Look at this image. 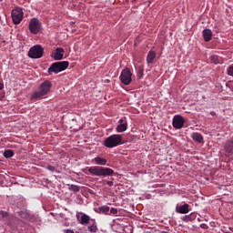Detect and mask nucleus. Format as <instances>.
<instances>
[{"label": "nucleus", "mask_w": 233, "mask_h": 233, "mask_svg": "<svg viewBox=\"0 0 233 233\" xmlns=\"http://www.w3.org/2000/svg\"><path fill=\"white\" fill-rule=\"evenodd\" d=\"M196 219V215L194 213H190L189 215H186L182 218V221L188 223V221H194Z\"/></svg>", "instance_id": "f3484780"}, {"label": "nucleus", "mask_w": 233, "mask_h": 233, "mask_svg": "<svg viewBox=\"0 0 233 233\" xmlns=\"http://www.w3.org/2000/svg\"><path fill=\"white\" fill-rule=\"evenodd\" d=\"M5 157L10 158L14 157V151L7 149L4 152Z\"/></svg>", "instance_id": "4be33fe9"}, {"label": "nucleus", "mask_w": 233, "mask_h": 233, "mask_svg": "<svg viewBox=\"0 0 233 233\" xmlns=\"http://www.w3.org/2000/svg\"><path fill=\"white\" fill-rule=\"evenodd\" d=\"M119 78L123 85H130L132 83V72L129 68H125L121 72Z\"/></svg>", "instance_id": "0eeeda50"}, {"label": "nucleus", "mask_w": 233, "mask_h": 233, "mask_svg": "<svg viewBox=\"0 0 233 233\" xmlns=\"http://www.w3.org/2000/svg\"><path fill=\"white\" fill-rule=\"evenodd\" d=\"M110 213H111V214H114V215L117 214V208H112L110 209Z\"/></svg>", "instance_id": "cd10ccee"}, {"label": "nucleus", "mask_w": 233, "mask_h": 233, "mask_svg": "<svg viewBox=\"0 0 233 233\" xmlns=\"http://www.w3.org/2000/svg\"><path fill=\"white\" fill-rule=\"evenodd\" d=\"M92 162L95 163V165H101V166H105L107 163L106 158H103L101 157H95L92 160Z\"/></svg>", "instance_id": "4468645a"}, {"label": "nucleus", "mask_w": 233, "mask_h": 233, "mask_svg": "<svg viewBox=\"0 0 233 233\" xmlns=\"http://www.w3.org/2000/svg\"><path fill=\"white\" fill-rule=\"evenodd\" d=\"M106 185H108V187H114V182L108 180L106 181Z\"/></svg>", "instance_id": "c756f323"}, {"label": "nucleus", "mask_w": 233, "mask_h": 233, "mask_svg": "<svg viewBox=\"0 0 233 233\" xmlns=\"http://www.w3.org/2000/svg\"><path fill=\"white\" fill-rule=\"evenodd\" d=\"M11 17L15 25H19L23 21V9L20 7L13 9Z\"/></svg>", "instance_id": "423d86ee"}, {"label": "nucleus", "mask_w": 233, "mask_h": 233, "mask_svg": "<svg viewBox=\"0 0 233 233\" xmlns=\"http://www.w3.org/2000/svg\"><path fill=\"white\" fill-rule=\"evenodd\" d=\"M190 206L188 204H184V205H177L176 207V212L177 214H188V212H190L189 209Z\"/></svg>", "instance_id": "9d476101"}, {"label": "nucleus", "mask_w": 233, "mask_h": 233, "mask_svg": "<svg viewBox=\"0 0 233 233\" xmlns=\"http://www.w3.org/2000/svg\"><path fill=\"white\" fill-rule=\"evenodd\" d=\"M0 216H2V218H6V216H8V213L5 211H0Z\"/></svg>", "instance_id": "c85d7f7f"}, {"label": "nucleus", "mask_w": 233, "mask_h": 233, "mask_svg": "<svg viewBox=\"0 0 233 233\" xmlns=\"http://www.w3.org/2000/svg\"><path fill=\"white\" fill-rule=\"evenodd\" d=\"M69 189L72 190L73 192H79L80 190L79 186H76V185H71L69 187Z\"/></svg>", "instance_id": "b1692460"}, {"label": "nucleus", "mask_w": 233, "mask_h": 233, "mask_svg": "<svg viewBox=\"0 0 233 233\" xmlns=\"http://www.w3.org/2000/svg\"><path fill=\"white\" fill-rule=\"evenodd\" d=\"M184 125H185V118H183V116L177 115L173 117L174 128H177V129L183 128Z\"/></svg>", "instance_id": "1a4fd4ad"}, {"label": "nucleus", "mask_w": 233, "mask_h": 233, "mask_svg": "<svg viewBox=\"0 0 233 233\" xmlns=\"http://www.w3.org/2000/svg\"><path fill=\"white\" fill-rule=\"evenodd\" d=\"M64 56H65V49H63V47H57L56 49L55 55L53 56V58L55 59V61H61Z\"/></svg>", "instance_id": "9b49d317"}, {"label": "nucleus", "mask_w": 233, "mask_h": 233, "mask_svg": "<svg viewBox=\"0 0 233 233\" xmlns=\"http://www.w3.org/2000/svg\"><path fill=\"white\" fill-rule=\"evenodd\" d=\"M191 137L197 143H203V135L199 133H192Z\"/></svg>", "instance_id": "2eb2a0df"}, {"label": "nucleus", "mask_w": 233, "mask_h": 233, "mask_svg": "<svg viewBox=\"0 0 233 233\" xmlns=\"http://www.w3.org/2000/svg\"><path fill=\"white\" fill-rule=\"evenodd\" d=\"M65 233H75L72 229H65Z\"/></svg>", "instance_id": "7c9ffc66"}, {"label": "nucleus", "mask_w": 233, "mask_h": 233, "mask_svg": "<svg viewBox=\"0 0 233 233\" xmlns=\"http://www.w3.org/2000/svg\"><path fill=\"white\" fill-rule=\"evenodd\" d=\"M88 230L89 232H97V226H96V224L88 226Z\"/></svg>", "instance_id": "5701e85b"}, {"label": "nucleus", "mask_w": 233, "mask_h": 233, "mask_svg": "<svg viewBox=\"0 0 233 233\" xmlns=\"http://www.w3.org/2000/svg\"><path fill=\"white\" fill-rule=\"evenodd\" d=\"M128 127V124L127 122H125L124 124H119L116 127V132L121 133V132H125L127 130Z\"/></svg>", "instance_id": "a211bd4d"}, {"label": "nucleus", "mask_w": 233, "mask_h": 233, "mask_svg": "<svg viewBox=\"0 0 233 233\" xmlns=\"http://www.w3.org/2000/svg\"><path fill=\"white\" fill-rule=\"evenodd\" d=\"M138 77H143V68L139 67L137 71Z\"/></svg>", "instance_id": "bb28decb"}, {"label": "nucleus", "mask_w": 233, "mask_h": 233, "mask_svg": "<svg viewBox=\"0 0 233 233\" xmlns=\"http://www.w3.org/2000/svg\"><path fill=\"white\" fill-rule=\"evenodd\" d=\"M3 88H4V85L3 83L0 82V91L3 90Z\"/></svg>", "instance_id": "473e14b6"}, {"label": "nucleus", "mask_w": 233, "mask_h": 233, "mask_svg": "<svg viewBox=\"0 0 233 233\" xmlns=\"http://www.w3.org/2000/svg\"><path fill=\"white\" fill-rule=\"evenodd\" d=\"M210 61H211V63H213L214 65H218V64H219V57H218V56H216V55H213V56H211V57H210Z\"/></svg>", "instance_id": "412c9836"}, {"label": "nucleus", "mask_w": 233, "mask_h": 233, "mask_svg": "<svg viewBox=\"0 0 233 233\" xmlns=\"http://www.w3.org/2000/svg\"><path fill=\"white\" fill-rule=\"evenodd\" d=\"M224 150L226 154H233V139H230L228 142H226L224 146Z\"/></svg>", "instance_id": "f8f14e48"}, {"label": "nucleus", "mask_w": 233, "mask_h": 233, "mask_svg": "<svg viewBox=\"0 0 233 233\" xmlns=\"http://www.w3.org/2000/svg\"><path fill=\"white\" fill-rule=\"evenodd\" d=\"M119 145H123V137L121 135H111L104 142V147H106V148H115Z\"/></svg>", "instance_id": "20e7f679"}, {"label": "nucleus", "mask_w": 233, "mask_h": 233, "mask_svg": "<svg viewBox=\"0 0 233 233\" xmlns=\"http://www.w3.org/2000/svg\"><path fill=\"white\" fill-rule=\"evenodd\" d=\"M203 37H204V41L206 43H208V41H210L212 39V30L210 29H205L203 32Z\"/></svg>", "instance_id": "ddd939ff"}, {"label": "nucleus", "mask_w": 233, "mask_h": 233, "mask_svg": "<svg viewBox=\"0 0 233 233\" xmlns=\"http://www.w3.org/2000/svg\"><path fill=\"white\" fill-rule=\"evenodd\" d=\"M68 66H70L69 61L55 62L48 68L47 72L49 76H52L53 74H59V72H64V70H66Z\"/></svg>", "instance_id": "7ed1b4c3"}, {"label": "nucleus", "mask_w": 233, "mask_h": 233, "mask_svg": "<svg viewBox=\"0 0 233 233\" xmlns=\"http://www.w3.org/2000/svg\"><path fill=\"white\" fill-rule=\"evenodd\" d=\"M90 223V217L86 214H83L80 218L81 225H88Z\"/></svg>", "instance_id": "dca6fc26"}, {"label": "nucleus", "mask_w": 233, "mask_h": 233, "mask_svg": "<svg viewBox=\"0 0 233 233\" xmlns=\"http://www.w3.org/2000/svg\"><path fill=\"white\" fill-rule=\"evenodd\" d=\"M43 54H45V49L43 46L36 45L29 49L28 56L31 59H41V57H43Z\"/></svg>", "instance_id": "39448f33"}, {"label": "nucleus", "mask_w": 233, "mask_h": 233, "mask_svg": "<svg viewBox=\"0 0 233 233\" xmlns=\"http://www.w3.org/2000/svg\"><path fill=\"white\" fill-rule=\"evenodd\" d=\"M98 210L100 214H106L107 212H110V207L108 206H102L98 208Z\"/></svg>", "instance_id": "aec40b11"}, {"label": "nucleus", "mask_w": 233, "mask_h": 233, "mask_svg": "<svg viewBox=\"0 0 233 233\" xmlns=\"http://www.w3.org/2000/svg\"><path fill=\"white\" fill-rule=\"evenodd\" d=\"M227 74L228 76H231L233 77V66H230L229 67H228Z\"/></svg>", "instance_id": "393cba45"}, {"label": "nucleus", "mask_w": 233, "mask_h": 233, "mask_svg": "<svg viewBox=\"0 0 233 233\" xmlns=\"http://www.w3.org/2000/svg\"><path fill=\"white\" fill-rule=\"evenodd\" d=\"M51 88H52V82L48 80L45 81L38 87V90L35 91L31 96V99H41V97H45V96H46L48 92H50Z\"/></svg>", "instance_id": "f257e3e1"}, {"label": "nucleus", "mask_w": 233, "mask_h": 233, "mask_svg": "<svg viewBox=\"0 0 233 233\" xmlns=\"http://www.w3.org/2000/svg\"><path fill=\"white\" fill-rule=\"evenodd\" d=\"M124 232L125 233H132V228L125 227L124 228Z\"/></svg>", "instance_id": "a878e982"}, {"label": "nucleus", "mask_w": 233, "mask_h": 233, "mask_svg": "<svg viewBox=\"0 0 233 233\" xmlns=\"http://www.w3.org/2000/svg\"><path fill=\"white\" fill-rule=\"evenodd\" d=\"M29 31L31 34H39L41 32V22L37 18H33L29 22Z\"/></svg>", "instance_id": "6e6552de"}, {"label": "nucleus", "mask_w": 233, "mask_h": 233, "mask_svg": "<svg viewBox=\"0 0 233 233\" xmlns=\"http://www.w3.org/2000/svg\"><path fill=\"white\" fill-rule=\"evenodd\" d=\"M156 59V51H149L147 55V63H153Z\"/></svg>", "instance_id": "6ab92c4d"}, {"label": "nucleus", "mask_w": 233, "mask_h": 233, "mask_svg": "<svg viewBox=\"0 0 233 233\" xmlns=\"http://www.w3.org/2000/svg\"><path fill=\"white\" fill-rule=\"evenodd\" d=\"M88 172L91 176H97V177H106V176H113L114 170L110 167H88Z\"/></svg>", "instance_id": "f03ea898"}, {"label": "nucleus", "mask_w": 233, "mask_h": 233, "mask_svg": "<svg viewBox=\"0 0 233 233\" xmlns=\"http://www.w3.org/2000/svg\"><path fill=\"white\" fill-rule=\"evenodd\" d=\"M47 168H48V170H54V167H52V166H48Z\"/></svg>", "instance_id": "72a5a7b5"}, {"label": "nucleus", "mask_w": 233, "mask_h": 233, "mask_svg": "<svg viewBox=\"0 0 233 233\" xmlns=\"http://www.w3.org/2000/svg\"><path fill=\"white\" fill-rule=\"evenodd\" d=\"M118 123H119L120 125H123V124L126 123V122H125V120H124L123 118H121V119L118 121Z\"/></svg>", "instance_id": "2f4dec72"}]
</instances>
